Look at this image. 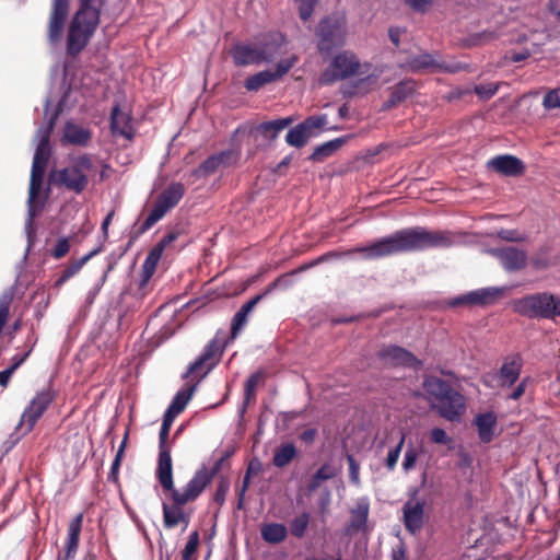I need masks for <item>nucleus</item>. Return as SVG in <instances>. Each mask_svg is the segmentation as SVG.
I'll return each instance as SVG.
<instances>
[{
    "label": "nucleus",
    "instance_id": "1",
    "mask_svg": "<svg viewBox=\"0 0 560 560\" xmlns=\"http://www.w3.org/2000/svg\"><path fill=\"white\" fill-rule=\"evenodd\" d=\"M466 236L467 234L464 232L428 230L418 225L398 230L365 246H357L347 250H330L325 255L328 261L351 257L354 254H361L366 260H374L400 253L460 246L466 243Z\"/></svg>",
    "mask_w": 560,
    "mask_h": 560
},
{
    "label": "nucleus",
    "instance_id": "2",
    "mask_svg": "<svg viewBox=\"0 0 560 560\" xmlns=\"http://www.w3.org/2000/svg\"><path fill=\"white\" fill-rule=\"evenodd\" d=\"M423 389L438 413L451 421H459L466 411L465 397L447 381L438 376H428L423 380Z\"/></svg>",
    "mask_w": 560,
    "mask_h": 560
},
{
    "label": "nucleus",
    "instance_id": "3",
    "mask_svg": "<svg viewBox=\"0 0 560 560\" xmlns=\"http://www.w3.org/2000/svg\"><path fill=\"white\" fill-rule=\"evenodd\" d=\"M51 154L50 144L37 143L36 150L33 158L30 189H28V218L25 223V234L27 238L26 254H28L36 238V229L34 225V217L36 212L34 210V201L39 194L42 188L43 178L48 160Z\"/></svg>",
    "mask_w": 560,
    "mask_h": 560
},
{
    "label": "nucleus",
    "instance_id": "4",
    "mask_svg": "<svg viewBox=\"0 0 560 560\" xmlns=\"http://www.w3.org/2000/svg\"><path fill=\"white\" fill-rule=\"evenodd\" d=\"M94 170L90 154L83 153L73 158L71 164L61 170L52 171L50 179L57 187L80 195L89 185V174Z\"/></svg>",
    "mask_w": 560,
    "mask_h": 560
},
{
    "label": "nucleus",
    "instance_id": "5",
    "mask_svg": "<svg viewBox=\"0 0 560 560\" xmlns=\"http://www.w3.org/2000/svg\"><path fill=\"white\" fill-rule=\"evenodd\" d=\"M513 310L521 316L536 319L560 317V295L550 292L527 294L514 301Z\"/></svg>",
    "mask_w": 560,
    "mask_h": 560
},
{
    "label": "nucleus",
    "instance_id": "6",
    "mask_svg": "<svg viewBox=\"0 0 560 560\" xmlns=\"http://www.w3.org/2000/svg\"><path fill=\"white\" fill-rule=\"evenodd\" d=\"M347 33L348 23L345 14L332 13L324 16L315 28L319 54L329 55L334 49L343 46Z\"/></svg>",
    "mask_w": 560,
    "mask_h": 560
},
{
    "label": "nucleus",
    "instance_id": "7",
    "mask_svg": "<svg viewBox=\"0 0 560 560\" xmlns=\"http://www.w3.org/2000/svg\"><path fill=\"white\" fill-rule=\"evenodd\" d=\"M185 194V187L182 183L170 184L158 197L150 213L141 223L136 232H133L129 245L140 235L149 231L158 221H160L167 211L173 209L182 200Z\"/></svg>",
    "mask_w": 560,
    "mask_h": 560
},
{
    "label": "nucleus",
    "instance_id": "8",
    "mask_svg": "<svg viewBox=\"0 0 560 560\" xmlns=\"http://www.w3.org/2000/svg\"><path fill=\"white\" fill-rule=\"evenodd\" d=\"M54 399L55 393L50 387L45 388L36 394V396L24 409L15 428V432L10 436L12 444H15L21 439V436L30 433L34 429L36 422L48 409Z\"/></svg>",
    "mask_w": 560,
    "mask_h": 560
},
{
    "label": "nucleus",
    "instance_id": "9",
    "mask_svg": "<svg viewBox=\"0 0 560 560\" xmlns=\"http://www.w3.org/2000/svg\"><path fill=\"white\" fill-rule=\"evenodd\" d=\"M189 489L190 483L187 482L183 490H174L171 492V498L173 501L172 505L167 504L166 502L162 503L163 523L165 528H174L180 523H183L185 527L188 526L190 522V514L186 513L183 506L189 502H194L201 494L200 492L191 494Z\"/></svg>",
    "mask_w": 560,
    "mask_h": 560
},
{
    "label": "nucleus",
    "instance_id": "10",
    "mask_svg": "<svg viewBox=\"0 0 560 560\" xmlns=\"http://www.w3.org/2000/svg\"><path fill=\"white\" fill-rule=\"evenodd\" d=\"M360 66V60L353 52L349 50L340 51L320 74L319 84L330 85L339 80L348 79L357 74Z\"/></svg>",
    "mask_w": 560,
    "mask_h": 560
},
{
    "label": "nucleus",
    "instance_id": "11",
    "mask_svg": "<svg viewBox=\"0 0 560 560\" xmlns=\"http://www.w3.org/2000/svg\"><path fill=\"white\" fill-rule=\"evenodd\" d=\"M98 24V22L74 14L68 30L67 52L71 56H75L82 51L96 31Z\"/></svg>",
    "mask_w": 560,
    "mask_h": 560
},
{
    "label": "nucleus",
    "instance_id": "12",
    "mask_svg": "<svg viewBox=\"0 0 560 560\" xmlns=\"http://www.w3.org/2000/svg\"><path fill=\"white\" fill-rule=\"evenodd\" d=\"M178 233L171 231L166 233L149 252L147 255L141 270V278L139 281V289H143L152 278L156 266L163 255L164 249L177 240Z\"/></svg>",
    "mask_w": 560,
    "mask_h": 560
},
{
    "label": "nucleus",
    "instance_id": "13",
    "mask_svg": "<svg viewBox=\"0 0 560 560\" xmlns=\"http://www.w3.org/2000/svg\"><path fill=\"white\" fill-rule=\"evenodd\" d=\"M376 355L382 362L394 368L406 366L418 370L422 366V361L412 352L396 345L384 346Z\"/></svg>",
    "mask_w": 560,
    "mask_h": 560
},
{
    "label": "nucleus",
    "instance_id": "14",
    "mask_svg": "<svg viewBox=\"0 0 560 560\" xmlns=\"http://www.w3.org/2000/svg\"><path fill=\"white\" fill-rule=\"evenodd\" d=\"M487 253L495 257L506 271L521 270L527 264L526 253L514 246L489 248Z\"/></svg>",
    "mask_w": 560,
    "mask_h": 560
},
{
    "label": "nucleus",
    "instance_id": "15",
    "mask_svg": "<svg viewBox=\"0 0 560 560\" xmlns=\"http://www.w3.org/2000/svg\"><path fill=\"white\" fill-rule=\"evenodd\" d=\"M503 294V289L498 287H487L470 291L466 294L455 298L453 306L469 304L486 306L493 304Z\"/></svg>",
    "mask_w": 560,
    "mask_h": 560
},
{
    "label": "nucleus",
    "instance_id": "16",
    "mask_svg": "<svg viewBox=\"0 0 560 560\" xmlns=\"http://www.w3.org/2000/svg\"><path fill=\"white\" fill-rule=\"evenodd\" d=\"M69 13V0H52L48 25V40L56 44L62 37Z\"/></svg>",
    "mask_w": 560,
    "mask_h": 560
},
{
    "label": "nucleus",
    "instance_id": "17",
    "mask_svg": "<svg viewBox=\"0 0 560 560\" xmlns=\"http://www.w3.org/2000/svg\"><path fill=\"white\" fill-rule=\"evenodd\" d=\"M487 167L503 176H518L525 171L524 162L515 155L501 154L490 159Z\"/></svg>",
    "mask_w": 560,
    "mask_h": 560
},
{
    "label": "nucleus",
    "instance_id": "18",
    "mask_svg": "<svg viewBox=\"0 0 560 560\" xmlns=\"http://www.w3.org/2000/svg\"><path fill=\"white\" fill-rule=\"evenodd\" d=\"M225 457L217 459L211 468L202 465L188 481L190 483L189 492L196 494L197 492L202 493L208 485L211 483L214 476L221 470Z\"/></svg>",
    "mask_w": 560,
    "mask_h": 560
},
{
    "label": "nucleus",
    "instance_id": "19",
    "mask_svg": "<svg viewBox=\"0 0 560 560\" xmlns=\"http://www.w3.org/2000/svg\"><path fill=\"white\" fill-rule=\"evenodd\" d=\"M156 478L164 491L177 490L173 481V468L170 447L159 448Z\"/></svg>",
    "mask_w": 560,
    "mask_h": 560
},
{
    "label": "nucleus",
    "instance_id": "20",
    "mask_svg": "<svg viewBox=\"0 0 560 560\" xmlns=\"http://www.w3.org/2000/svg\"><path fill=\"white\" fill-rule=\"evenodd\" d=\"M404 511V525L406 529L415 535L423 526L424 517V502L423 501H407L402 508Z\"/></svg>",
    "mask_w": 560,
    "mask_h": 560
},
{
    "label": "nucleus",
    "instance_id": "21",
    "mask_svg": "<svg viewBox=\"0 0 560 560\" xmlns=\"http://www.w3.org/2000/svg\"><path fill=\"white\" fill-rule=\"evenodd\" d=\"M416 91V83L411 79L401 80L390 89V95L387 101L382 104L381 110L387 112L397 107L399 104L410 97Z\"/></svg>",
    "mask_w": 560,
    "mask_h": 560
},
{
    "label": "nucleus",
    "instance_id": "22",
    "mask_svg": "<svg viewBox=\"0 0 560 560\" xmlns=\"http://www.w3.org/2000/svg\"><path fill=\"white\" fill-rule=\"evenodd\" d=\"M230 55L237 67L260 65L256 44L236 43L231 47Z\"/></svg>",
    "mask_w": 560,
    "mask_h": 560
},
{
    "label": "nucleus",
    "instance_id": "23",
    "mask_svg": "<svg viewBox=\"0 0 560 560\" xmlns=\"http://www.w3.org/2000/svg\"><path fill=\"white\" fill-rule=\"evenodd\" d=\"M110 130L113 135L121 136L128 140H131L135 136L130 115L122 112L118 104L114 105L110 112Z\"/></svg>",
    "mask_w": 560,
    "mask_h": 560
},
{
    "label": "nucleus",
    "instance_id": "24",
    "mask_svg": "<svg viewBox=\"0 0 560 560\" xmlns=\"http://www.w3.org/2000/svg\"><path fill=\"white\" fill-rule=\"evenodd\" d=\"M370 513V502L366 497L359 498L355 506L350 511V521L347 532H363L366 528Z\"/></svg>",
    "mask_w": 560,
    "mask_h": 560
},
{
    "label": "nucleus",
    "instance_id": "25",
    "mask_svg": "<svg viewBox=\"0 0 560 560\" xmlns=\"http://www.w3.org/2000/svg\"><path fill=\"white\" fill-rule=\"evenodd\" d=\"M522 366L523 362L520 354L505 360L498 373L501 386L511 387L514 385L521 375Z\"/></svg>",
    "mask_w": 560,
    "mask_h": 560
},
{
    "label": "nucleus",
    "instance_id": "26",
    "mask_svg": "<svg viewBox=\"0 0 560 560\" xmlns=\"http://www.w3.org/2000/svg\"><path fill=\"white\" fill-rule=\"evenodd\" d=\"M352 138L353 135H346L324 142L314 149L313 153L308 156V160L313 163L324 162Z\"/></svg>",
    "mask_w": 560,
    "mask_h": 560
},
{
    "label": "nucleus",
    "instance_id": "27",
    "mask_svg": "<svg viewBox=\"0 0 560 560\" xmlns=\"http://www.w3.org/2000/svg\"><path fill=\"white\" fill-rule=\"evenodd\" d=\"M267 377V373L265 370L259 369L256 372L252 373L244 383V396H243V402L242 406L238 409V412L241 416H243L247 407L252 401L256 399V388L260 384L265 382Z\"/></svg>",
    "mask_w": 560,
    "mask_h": 560
},
{
    "label": "nucleus",
    "instance_id": "28",
    "mask_svg": "<svg viewBox=\"0 0 560 560\" xmlns=\"http://www.w3.org/2000/svg\"><path fill=\"white\" fill-rule=\"evenodd\" d=\"M92 138L90 129L77 125L72 121H67L63 128V140L73 145L85 147Z\"/></svg>",
    "mask_w": 560,
    "mask_h": 560
},
{
    "label": "nucleus",
    "instance_id": "29",
    "mask_svg": "<svg viewBox=\"0 0 560 560\" xmlns=\"http://www.w3.org/2000/svg\"><path fill=\"white\" fill-rule=\"evenodd\" d=\"M264 298V294H258L244 303L241 308L234 314L231 323V337L236 338L238 332L246 326L248 314L254 310L257 303Z\"/></svg>",
    "mask_w": 560,
    "mask_h": 560
},
{
    "label": "nucleus",
    "instance_id": "30",
    "mask_svg": "<svg viewBox=\"0 0 560 560\" xmlns=\"http://www.w3.org/2000/svg\"><path fill=\"white\" fill-rule=\"evenodd\" d=\"M102 252V246H98L94 249H92L86 255L82 256L80 259H77L72 261L70 265H68L59 275L57 280L54 283V287L56 289H60L70 278H72L74 275H77L81 268L95 255Z\"/></svg>",
    "mask_w": 560,
    "mask_h": 560
},
{
    "label": "nucleus",
    "instance_id": "31",
    "mask_svg": "<svg viewBox=\"0 0 560 560\" xmlns=\"http://www.w3.org/2000/svg\"><path fill=\"white\" fill-rule=\"evenodd\" d=\"M497 421V416L492 411L479 413L475 418V424L477 425L478 435L481 442L489 443L492 441Z\"/></svg>",
    "mask_w": 560,
    "mask_h": 560
},
{
    "label": "nucleus",
    "instance_id": "32",
    "mask_svg": "<svg viewBox=\"0 0 560 560\" xmlns=\"http://www.w3.org/2000/svg\"><path fill=\"white\" fill-rule=\"evenodd\" d=\"M83 523V513H79L74 516L68 526V536L66 540L65 551H67V557H75L79 542H80V534L82 530Z\"/></svg>",
    "mask_w": 560,
    "mask_h": 560
},
{
    "label": "nucleus",
    "instance_id": "33",
    "mask_svg": "<svg viewBox=\"0 0 560 560\" xmlns=\"http://www.w3.org/2000/svg\"><path fill=\"white\" fill-rule=\"evenodd\" d=\"M283 44V37L278 35L270 36V39L256 44L260 63L272 61L280 52Z\"/></svg>",
    "mask_w": 560,
    "mask_h": 560
},
{
    "label": "nucleus",
    "instance_id": "34",
    "mask_svg": "<svg viewBox=\"0 0 560 560\" xmlns=\"http://www.w3.org/2000/svg\"><path fill=\"white\" fill-rule=\"evenodd\" d=\"M66 98H67V94H65L61 97V100L59 101L54 113H51L48 116L47 121L44 125L38 127L37 132H36L37 143L49 144L50 135L54 130L56 120L58 119L60 113L62 112L63 103L66 102Z\"/></svg>",
    "mask_w": 560,
    "mask_h": 560
},
{
    "label": "nucleus",
    "instance_id": "35",
    "mask_svg": "<svg viewBox=\"0 0 560 560\" xmlns=\"http://www.w3.org/2000/svg\"><path fill=\"white\" fill-rule=\"evenodd\" d=\"M196 390H197V383L192 384V385H187L186 387L180 388L173 397L166 411H168L175 416H178L179 413H182L185 410L188 402L190 401V399L194 396Z\"/></svg>",
    "mask_w": 560,
    "mask_h": 560
},
{
    "label": "nucleus",
    "instance_id": "36",
    "mask_svg": "<svg viewBox=\"0 0 560 560\" xmlns=\"http://www.w3.org/2000/svg\"><path fill=\"white\" fill-rule=\"evenodd\" d=\"M224 348L225 341L223 339H220L218 335L206 345L200 354L205 355L206 359L209 360V364L203 371L202 376L207 375L217 365V363L219 362V359H217V357H220L223 353Z\"/></svg>",
    "mask_w": 560,
    "mask_h": 560
},
{
    "label": "nucleus",
    "instance_id": "37",
    "mask_svg": "<svg viewBox=\"0 0 560 560\" xmlns=\"http://www.w3.org/2000/svg\"><path fill=\"white\" fill-rule=\"evenodd\" d=\"M261 538L272 545L282 542L288 536V528L281 523H267L261 526Z\"/></svg>",
    "mask_w": 560,
    "mask_h": 560
},
{
    "label": "nucleus",
    "instance_id": "38",
    "mask_svg": "<svg viewBox=\"0 0 560 560\" xmlns=\"http://www.w3.org/2000/svg\"><path fill=\"white\" fill-rule=\"evenodd\" d=\"M327 120L328 117L326 114L312 115L306 117L299 125L305 132L307 140H310L311 138H315L322 133V131L325 129V126L327 125Z\"/></svg>",
    "mask_w": 560,
    "mask_h": 560
},
{
    "label": "nucleus",
    "instance_id": "39",
    "mask_svg": "<svg viewBox=\"0 0 560 560\" xmlns=\"http://www.w3.org/2000/svg\"><path fill=\"white\" fill-rule=\"evenodd\" d=\"M104 4L105 0H79V9L75 15L100 23Z\"/></svg>",
    "mask_w": 560,
    "mask_h": 560
},
{
    "label": "nucleus",
    "instance_id": "40",
    "mask_svg": "<svg viewBox=\"0 0 560 560\" xmlns=\"http://www.w3.org/2000/svg\"><path fill=\"white\" fill-rule=\"evenodd\" d=\"M337 474V469L332 465L328 463L323 464L308 481L306 486L307 492L313 493L319 488L322 481L332 479Z\"/></svg>",
    "mask_w": 560,
    "mask_h": 560
},
{
    "label": "nucleus",
    "instance_id": "41",
    "mask_svg": "<svg viewBox=\"0 0 560 560\" xmlns=\"http://www.w3.org/2000/svg\"><path fill=\"white\" fill-rule=\"evenodd\" d=\"M292 117H284L275 120L264 121L258 125V130L265 136L276 139L279 133L293 122Z\"/></svg>",
    "mask_w": 560,
    "mask_h": 560
},
{
    "label": "nucleus",
    "instance_id": "42",
    "mask_svg": "<svg viewBox=\"0 0 560 560\" xmlns=\"http://www.w3.org/2000/svg\"><path fill=\"white\" fill-rule=\"evenodd\" d=\"M407 67L411 72H419L429 68H442L434 56L430 52H422L407 60Z\"/></svg>",
    "mask_w": 560,
    "mask_h": 560
},
{
    "label": "nucleus",
    "instance_id": "43",
    "mask_svg": "<svg viewBox=\"0 0 560 560\" xmlns=\"http://www.w3.org/2000/svg\"><path fill=\"white\" fill-rule=\"evenodd\" d=\"M296 447L292 443L280 445L273 454V465L278 468H283L296 456Z\"/></svg>",
    "mask_w": 560,
    "mask_h": 560
},
{
    "label": "nucleus",
    "instance_id": "44",
    "mask_svg": "<svg viewBox=\"0 0 560 560\" xmlns=\"http://www.w3.org/2000/svg\"><path fill=\"white\" fill-rule=\"evenodd\" d=\"M275 77L271 74V70H262L253 75H249L245 82L244 86L247 91L257 92L265 84L275 82Z\"/></svg>",
    "mask_w": 560,
    "mask_h": 560
},
{
    "label": "nucleus",
    "instance_id": "45",
    "mask_svg": "<svg viewBox=\"0 0 560 560\" xmlns=\"http://www.w3.org/2000/svg\"><path fill=\"white\" fill-rule=\"evenodd\" d=\"M220 167L219 158L217 154H211L197 168L192 170L191 176L196 179L206 178L214 174Z\"/></svg>",
    "mask_w": 560,
    "mask_h": 560
},
{
    "label": "nucleus",
    "instance_id": "46",
    "mask_svg": "<svg viewBox=\"0 0 560 560\" xmlns=\"http://www.w3.org/2000/svg\"><path fill=\"white\" fill-rule=\"evenodd\" d=\"M310 520L311 514L305 511L293 517L289 525L291 535L295 538H303L308 527Z\"/></svg>",
    "mask_w": 560,
    "mask_h": 560
},
{
    "label": "nucleus",
    "instance_id": "47",
    "mask_svg": "<svg viewBox=\"0 0 560 560\" xmlns=\"http://www.w3.org/2000/svg\"><path fill=\"white\" fill-rule=\"evenodd\" d=\"M307 141L308 140L305 137V132L299 124L291 128L285 136V142L289 145L298 149L303 148Z\"/></svg>",
    "mask_w": 560,
    "mask_h": 560
},
{
    "label": "nucleus",
    "instance_id": "48",
    "mask_svg": "<svg viewBox=\"0 0 560 560\" xmlns=\"http://www.w3.org/2000/svg\"><path fill=\"white\" fill-rule=\"evenodd\" d=\"M177 416L165 410L163 416L162 425L159 433V448L168 447L167 439L170 434V429Z\"/></svg>",
    "mask_w": 560,
    "mask_h": 560
},
{
    "label": "nucleus",
    "instance_id": "49",
    "mask_svg": "<svg viewBox=\"0 0 560 560\" xmlns=\"http://www.w3.org/2000/svg\"><path fill=\"white\" fill-rule=\"evenodd\" d=\"M126 442H127V433L125 434V438L122 440V442L120 443L119 445V448L116 453V456L112 463V467H110V470L108 472V480L109 481H113V482H117L118 481V470H119V467H120V463H121V459H122V456H124V452H125V447H126Z\"/></svg>",
    "mask_w": 560,
    "mask_h": 560
},
{
    "label": "nucleus",
    "instance_id": "50",
    "mask_svg": "<svg viewBox=\"0 0 560 560\" xmlns=\"http://www.w3.org/2000/svg\"><path fill=\"white\" fill-rule=\"evenodd\" d=\"M298 58L295 56H291L289 58L282 59L277 63L276 70L271 71V74L275 77V80L281 79L285 75L296 63Z\"/></svg>",
    "mask_w": 560,
    "mask_h": 560
},
{
    "label": "nucleus",
    "instance_id": "51",
    "mask_svg": "<svg viewBox=\"0 0 560 560\" xmlns=\"http://www.w3.org/2000/svg\"><path fill=\"white\" fill-rule=\"evenodd\" d=\"M318 1L319 0H294L298 4L299 16L302 21H307L312 16Z\"/></svg>",
    "mask_w": 560,
    "mask_h": 560
},
{
    "label": "nucleus",
    "instance_id": "52",
    "mask_svg": "<svg viewBox=\"0 0 560 560\" xmlns=\"http://www.w3.org/2000/svg\"><path fill=\"white\" fill-rule=\"evenodd\" d=\"M209 360L206 359L205 355L199 354L197 359L191 362L187 369V371L183 374V378H188L190 375L200 374V377H203L202 369L205 365L208 366Z\"/></svg>",
    "mask_w": 560,
    "mask_h": 560
},
{
    "label": "nucleus",
    "instance_id": "53",
    "mask_svg": "<svg viewBox=\"0 0 560 560\" xmlns=\"http://www.w3.org/2000/svg\"><path fill=\"white\" fill-rule=\"evenodd\" d=\"M404 443H405V435L402 434L400 436L398 444L394 448L388 451L387 456H386V462H385V465L388 470H393L395 468Z\"/></svg>",
    "mask_w": 560,
    "mask_h": 560
},
{
    "label": "nucleus",
    "instance_id": "54",
    "mask_svg": "<svg viewBox=\"0 0 560 560\" xmlns=\"http://www.w3.org/2000/svg\"><path fill=\"white\" fill-rule=\"evenodd\" d=\"M298 271H293L289 275H283V276H280L278 277L275 281H272L266 289L265 291L261 293L264 294V296L268 295L269 293H271L273 290H276L277 288H282V289H287L291 285V276H293L294 273H296Z\"/></svg>",
    "mask_w": 560,
    "mask_h": 560
},
{
    "label": "nucleus",
    "instance_id": "55",
    "mask_svg": "<svg viewBox=\"0 0 560 560\" xmlns=\"http://www.w3.org/2000/svg\"><path fill=\"white\" fill-rule=\"evenodd\" d=\"M198 544L199 534L195 530L189 535L188 541L182 552V560H190L191 556L197 551Z\"/></svg>",
    "mask_w": 560,
    "mask_h": 560
},
{
    "label": "nucleus",
    "instance_id": "56",
    "mask_svg": "<svg viewBox=\"0 0 560 560\" xmlns=\"http://www.w3.org/2000/svg\"><path fill=\"white\" fill-rule=\"evenodd\" d=\"M542 105L546 109L560 108V86L546 93Z\"/></svg>",
    "mask_w": 560,
    "mask_h": 560
},
{
    "label": "nucleus",
    "instance_id": "57",
    "mask_svg": "<svg viewBox=\"0 0 560 560\" xmlns=\"http://www.w3.org/2000/svg\"><path fill=\"white\" fill-rule=\"evenodd\" d=\"M215 154L219 158L221 166L223 167H229L236 164L240 158L238 153L233 149L223 150Z\"/></svg>",
    "mask_w": 560,
    "mask_h": 560
},
{
    "label": "nucleus",
    "instance_id": "58",
    "mask_svg": "<svg viewBox=\"0 0 560 560\" xmlns=\"http://www.w3.org/2000/svg\"><path fill=\"white\" fill-rule=\"evenodd\" d=\"M347 460L349 464V479L353 485L359 486L360 485V465L355 460V458L350 454L347 455Z\"/></svg>",
    "mask_w": 560,
    "mask_h": 560
},
{
    "label": "nucleus",
    "instance_id": "59",
    "mask_svg": "<svg viewBox=\"0 0 560 560\" xmlns=\"http://www.w3.org/2000/svg\"><path fill=\"white\" fill-rule=\"evenodd\" d=\"M498 84H478L475 86V93L481 98H491L498 92Z\"/></svg>",
    "mask_w": 560,
    "mask_h": 560
},
{
    "label": "nucleus",
    "instance_id": "60",
    "mask_svg": "<svg viewBox=\"0 0 560 560\" xmlns=\"http://www.w3.org/2000/svg\"><path fill=\"white\" fill-rule=\"evenodd\" d=\"M330 502H331V491L329 490L328 487H325L320 491L318 500H317V505H318L319 512L322 514H326L328 512Z\"/></svg>",
    "mask_w": 560,
    "mask_h": 560
},
{
    "label": "nucleus",
    "instance_id": "61",
    "mask_svg": "<svg viewBox=\"0 0 560 560\" xmlns=\"http://www.w3.org/2000/svg\"><path fill=\"white\" fill-rule=\"evenodd\" d=\"M70 249L69 240L67 237H61L58 240L57 244L51 250V256L56 259H60L68 254Z\"/></svg>",
    "mask_w": 560,
    "mask_h": 560
},
{
    "label": "nucleus",
    "instance_id": "62",
    "mask_svg": "<svg viewBox=\"0 0 560 560\" xmlns=\"http://www.w3.org/2000/svg\"><path fill=\"white\" fill-rule=\"evenodd\" d=\"M418 451L412 446L408 447L404 455L402 469L405 471H409L410 469H412L416 465Z\"/></svg>",
    "mask_w": 560,
    "mask_h": 560
},
{
    "label": "nucleus",
    "instance_id": "63",
    "mask_svg": "<svg viewBox=\"0 0 560 560\" xmlns=\"http://www.w3.org/2000/svg\"><path fill=\"white\" fill-rule=\"evenodd\" d=\"M230 485L226 480H221L217 487L213 495V501L222 506L225 502V497L229 492Z\"/></svg>",
    "mask_w": 560,
    "mask_h": 560
},
{
    "label": "nucleus",
    "instance_id": "64",
    "mask_svg": "<svg viewBox=\"0 0 560 560\" xmlns=\"http://www.w3.org/2000/svg\"><path fill=\"white\" fill-rule=\"evenodd\" d=\"M498 236L501 240L508 241V242H523L524 236L520 234L516 230H509V229H502L498 232Z\"/></svg>",
    "mask_w": 560,
    "mask_h": 560
}]
</instances>
